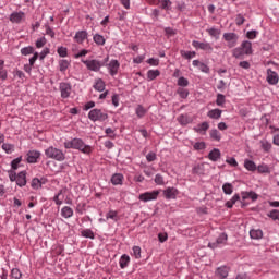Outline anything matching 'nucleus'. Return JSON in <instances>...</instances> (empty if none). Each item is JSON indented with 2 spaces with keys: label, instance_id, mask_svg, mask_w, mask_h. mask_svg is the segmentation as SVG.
<instances>
[{
  "label": "nucleus",
  "instance_id": "c85d7f7f",
  "mask_svg": "<svg viewBox=\"0 0 279 279\" xmlns=\"http://www.w3.org/2000/svg\"><path fill=\"white\" fill-rule=\"evenodd\" d=\"M229 274L228 267L222 266V267H218L216 270V276H218V278L220 279H225Z\"/></svg>",
  "mask_w": 279,
  "mask_h": 279
},
{
  "label": "nucleus",
  "instance_id": "a878e982",
  "mask_svg": "<svg viewBox=\"0 0 279 279\" xmlns=\"http://www.w3.org/2000/svg\"><path fill=\"white\" fill-rule=\"evenodd\" d=\"M250 236H251V239H254L255 241H259V239H263V230H260V229H251L250 230Z\"/></svg>",
  "mask_w": 279,
  "mask_h": 279
},
{
  "label": "nucleus",
  "instance_id": "ddd939ff",
  "mask_svg": "<svg viewBox=\"0 0 279 279\" xmlns=\"http://www.w3.org/2000/svg\"><path fill=\"white\" fill-rule=\"evenodd\" d=\"M166 199H175L180 195V191L175 187H167L163 191Z\"/></svg>",
  "mask_w": 279,
  "mask_h": 279
},
{
  "label": "nucleus",
  "instance_id": "79ce46f5",
  "mask_svg": "<svg viewBox=\"0 0 279 279\" xmlns=\"http://www.w3.org/2000/svg\"><path fill=\"white\" fill-rule=\"evenodd\" d=\"M256 171H258V173H270L269 166H267V163L257 166Z\"/></svg>",
  "mask_w": 279,
  "mask_h": 279
},
{
  "label": "nucleus",
  "instance_id": "ea45409f",
  "mask_svg": "<svg viewBox=\"0 0 279 279\" xmlns=\"http://www.w3.org/2000/svg\"><path fill=\"white\" fill-rule=\"evenodd\" d=\"M70 64H71V63H70L69 60H66V59L60 60V61H59V69H60V71H61L62 73H64V71H66V69H69Z\"/></svg>",
  "mask_w": 279,
  "mask_h": 279
},
{
  "label": "nucleus",
  "instance_id": "9b49d317",
  "mask_svg": "<svg viewBox=\"0 0 279 279\" xmlns=\"http://www.w3.org/2000/svg\"><path fill=\"white\" fill-rule=\"evenodd\" d=\"M228 243V234L226 233H221L216 242L214 243H209V247H211L213 250H215L216 247H221V245H226Z\"/></svg>",
  "mask_w": 279,
  "mask_h": 279
},
{
  "label": "nucleus",
  "instance_id": "393cba45",
  "mask_svg": "<svg viewBox=\"0 0 279 279\" xmlns=\"http://www.w3.org/2000/svg\"><path fill=\"white\" fill-rule=\"evenodd\" d=\"M223 40L229 49H232V47H236V36H225Z\"/></svg>",
  "mask_w": 279,
  "mask_h": 279
},
{
  "label": "nucleus",
  "instance_id": "a18cd8bd",
  "mask_svg": "<svg viewBox=\"0 0 279 279\" xmlns=\"http://www.w3.org/2000/svg\"><path fill=\"white\" fill-rule=\"evenodd\" d=\"M177 84H178V86L186 88V86H189V78H186L184 76H180Z\"/></svg>",
  "mask_w": 279,
  "mask_h": 279
},
{
  "label": "nucleus",
  "instance_id": "4468645a",
  "mask_svg": "<svg viewBox=\"0 0 279 279\" xmlns=\"http://www.w3.org/2000/svg\"><path fill=\"white\" fill-rule=\"evenodd\" d=\"M93 88L97 90V93H104V90H106V81L104 78H95Z\"/></svg>",
  "mask_w": 279,
  "mask_h": 279
},
{
  "label": "nucleus",
  "instance_id": "72a5a7b5",
  "mask_svg": "<svg viewBox=\"0 0 279 279\" xmlns=\"http://www.w3.org/2000/svg\"><path fill=\"white\" fill-rule=\"evenodd\" d=\"M181 58H184L185 60H192V58H195L197 53L195 51H186V50H181Z\"/></svg>",
  "mask_w": 279,
  "mask_h": 279
},
{
  "label": "nucleus",
  "instance_id": "bb28decb",
  "mask_svg": "<svg viewBox=\"0 0 279 279\" xmlns=\"http://www.w3.org/2000/svg\"><path fill=\"white\" fill-rule=\"evenodd\" d=\"M259 144H260V147H262V149H263V151H264L265 154H269V151H271L272 145L270 144L269 141H267V140H260V141H259Z\"/></svg>",
  "mask_w": 279,
  "mask_h": 279
},
{
  "label": "nucleus",
  "instance_id": "bf43d9fd",
  "mask_svg": "<svg viewBox=\"0 0 279 279\" xmlns=\"http://www.w3.org/2000/svg\"><path fill=\"white\" fill-rule=\"evenodd\" d=\"M133 256H134V258H141V252H142V250H141V246H133Z\"/></svg>",
  "mask_w": 279,
  "mask_h": 279
},
{
  "label": "nucleus",
  "instance_id": "f03ea898",
  "mask_svg": "<svg viewBox=\"0 0 279 279\" xmlns=\"http://www.w3.org/2000/svg\"><path fill=\"white\" fill-rule=\"evenodd\" d=\"M252 43L251 41H243L240 47L232 50L233 58L236 60H243L245 56H252Z\"/></svg>",
  "mask_w": 279,
  "mask_h": 279
},
{
  "label": "nucleus",
  "instance_id": "de8ad7c7",
  "mask_svg": "<svg viewBox=\"0 0 279 279\" xmlns=\"http://www.w3.org/2000/svg\"><path fill=\"white\" fill-rule=\"evenodd\" d=\"M192 173H195L196 175H204V166L197 165L192 169Z\"/></svg>",
  "mask_w": 279,
  "mask_h": 279
},
{
  "label": "nucleus",
  "instance_id": "3c124183",
  "mask_svg": "<svg viewBox=\"0 0 279 279\" xmlns=\"http://www.w3.org/2000/svg\"><path fill=\"white\" fill-rule=\"evenodd\" d=\"M31 186L32 189H35V191H37V189H40L43 186V184L40 183V179L34 178L32 180Z\"/></svg>",
  "mask_w": 279,
  "mask_h": 279
},
{
  "label": "nucleus",
  "instance_id": "2eb2a0df",
  "mask_svg": "<svg viewBox=\"0 0 279 279\" xmlns=\"http://www.w3.org/2000/svg\"><path fill=\"white\" fill-rule=\"evenodd\" d=\"M192 45L195 49H202L203 51H213V46H210V44H208L206 41H196V40H194L192 43Z\"/></svg>",
  "mask_w": 279,
  "mask_h": 279
},
{
  "label": "nucleus",
  "instance_id": "c756f323",
  "mask_svg": "<svg viewBox=\"0 0 279 279\" xmlns=\"http://www.w3.org/2000/svg\"><path fill=\"white\" fill-rule=\"evenodd\" d=\"M119 265H120L121 269H125V267H128V265H130V255L123 254L120 257Z\"/></svg>",
  "mask_w": 279,
  "mask_h": 279
},
{
  "label": "nucleus",
  "instance_id": "09e8293b",
  "mask_svg": "<svg viewBox=\"0 0 279 279\" xmlns=\"http://www.w3.org/2000/svg\"><path fill=\"white\" fill-rule=\"evenodd\" d=\"M272 221H279V210L278 209H272L268 215H267Z\"/></svg>",
  "mask_w": 279,
  "mask_h": 279
},
{
  "label": "nucleus",
  "instance_id": "c03bdc74",
  "mask_svg": "<svg viewBox=\"0 0 279 279\" xmlns=\"http://www.w3.org/2000/svg\"><path fill=\"white\" fill-rule=\"evenodd\" d=\"M2 149L5 151V154H12L14 151V145L4 143L2 144Z\"/></svg>",
  "mask_w": 279,
  "mask_h": 279
},
{
  "label": "nucleus",
  "instance_id": "5701e85b",
  "mask_svg": "<svg viewBox=\"0 0 279 279\" xmlns=\"http://www.w3.org/2000/svg\"><path fill=\"white\" fill-rule=\"evenodd\" d=\"M223 113V111L221 109H211L207 112V117L209 119H216L219 120L221 119V114Z\"/></svg>",
  "mask_w": 279,
  "mask_h": 279
},
{
  "label": "nucleus",
  "instance_id": "4d7b16f0",
  "mask_svg": "<svg viewBox=\"0 0 279 279\" xmlns=\"http://www.w3.org/2000/svg\"><path fill=\"white\" fill-rule=\"evenodd\" d=\"M179 97H181V99H186V97H189V90L184 89V88H179L177 90Z\"/></svg>",
  "mask_w": 279,
  "mask_h": 279
},
{
  "label": "nucleus",
  "instance_id": "cd10ccee",
  "mask_svg": "<svg viewBox=\"0 0 279 279\" xmlns=\"http://www.w3.org/2000/svg\"><path fill=\"white\" fill-rule=\"evenodd\" d=\"M156 77H160V70H148L147 82H154Z\"/></svg>",
  "mask_w": 279,
  "mask_h": 279
},
{
  "label": "nucleus",
  "instance_id": "052dcab7",
  "mask_svg": "<svg viewBox=\"0 0 279 279\" xmlns=\"http://www.w3.org/2000/svg\"><path fill=\"white\" fill-rule=\"evenodd\" d=\"M94 43H96V45H105L106 44V39L104 38V36H94Z\"/></svg>",
  "mask_w": 279,
  "mask_h": 279
},
{
  "label": "nucleus",
  "instance_id": "1a4fd4ad",
  "mask_svg": "<svg viewBox=\"0 0 279 279\" xmlns=\"http://www.w3.org/2000/svg\"><path fill=\"white\" fill-rule=\"evenodd\" d=\"M109 75H111V77H114V75L119 74V69H121V63H119V60L117 59H112L107 65Z\"/></svg>",
  "mask_w": 279,
  "mask_h": 279
},
{
  "label": "nucleus",
  "instance_id": "39448f33",
  "mask_svg": "<svg viewBox=\"0 0 279 279\" xmlns=\"http://www.w3.org/2000/svg\"><path fill=\"white\" fill-rule=\"evenodd\" d=\"M83 64L87 68L88 71H94V73H98V71H101V66H106L105 62H101L99 60H82Z\"/></svg>",
  "mask_w": 279,
  "mask_h": 279
},
{
  "label": "nucleus",
  "instance_id": "6ab92c4d",
  "mask_svg": "<svg viewBox=\"0 0 279 279\" xmlns=\"http://www.w3.org/2000/svg\"><path fill=\"white\" fill-rule=\"evenodd\" d=\"M156 5L160 8L161 10H166V12H169L171 10V7L173 5V2L171 0H157Z\"/></svg>",
  "mask_w": 279,
  "mask_h": 279
},
{
  "label": "nucleus",
  "instance_id": "680f3d73",
  "mask_svg": "<svg viewBox=\"0 0 279 279\" xmlns=\"http://www.w3.org/2000/svg\"><path fill=\"white\" fill-rule=\"evenodd\" d=\"M49 53H50L49 48H44V50L38 54L39 60H45V58H47Z\"/></svg>",
  "mask_w": 279,
  "mask_h": 279
},
{
  "label": "nucleus",
  "instance_id": "a19ab883",
  "mask_svg": "<svg viewBox=\"0 0 279 279\" xmlns=\"http://www.w3.org/2000/svg\"><path fill=\"white\" fill-rule=\"evenodd\" d=\"M21 162H23V157H17L11 161V168L13 169V171H16V169H19V165H21Z\"/></svg>",
  "mask_w": 279,
  "mask_h": 279
},
{
  "label": "nucleus",
  "instance_id": "f257e3e1",
  "mask_svg": "<svg viewBox=\"0 0 279 279\" xmlns=\"http://www.w3.org/2000/svg\"><path fill=\"white\" fill-rule=\"evenodd\" d=\"M65 149H76L77 151H81V154L90 155L93 154V146L87 145L84 143V140L80 137H74L70 141H65L63 143Z\"/></svg>",
  "mask_w": 279,
  "mask_h": 279
},
{
  "label": "nucleus",
  "instance_id": "e433bc0d",
  "mask_svg": "<svg viewBox=\"0 0 279 279\" xmlns=\"http://www.w3.org/2000/svg\"><path fill=\"white\" fill-rule=\"evenodd\" d=\"M222 191L225 195H232V193L234 192V186L232 185V183H225L222 185Z\"/></svg>",
  "mask_w": 279,
  "mask_h": 279
},
{
  "label": "nucleus",
  "instance_id": "338daca9",
  "mask_svg": "<svg viewBox=\"0 0 279 279\" xmlns=\"http://www.w3.org/2000/svg\"><path fill=\"white\" fill-rule=\"evenodd\" d=\"M236 25H243L245 23V17L241 14H238L235 17Z\"/></svg>",
  "mask_w": 279,
  "mask_h": 279
},
{
  "label": "nucleus",
  "instance_id": "864d4df0",
  "mask_svg": "<svg viewBox=\"0 0 279 279\" xmlns=\"http://www.w3.org/2000/svg\"><path fill=\"white\" fill-rule=\"evenodd\" d=\"M155 183H156L158 186L165 185V177H162V174H156V175H155Z\"/></svg>",
  "mask_w": 279,
  "mask_h": 279
},
{
  "label": "nucleus",
  "instance_id": "37998d69",
  "mask_svg": "<svg viewBox=\"0 0 279 279\" xmlns=\"http://www.w3.org/2000/svg\"><path fill=\"white\" fill-rule=\"evenodd\" d=\"M11 278L21 279V278H23V272H21V270L19 268H13L11 270Z\"/></svg>",
  "mask_w": 279,
  "mask_h": 279
},
{
  "label": "nucleus",
  "instance_id": "4be33fe9",
  "mask_svg": "<svg viewBox=\"0 0 279 279\" xmlns=\"http://www.w3.org/2000/svg\"><path fill=\"white\" fill-rule=\"evenodd\" d=\"M73 208H71L70 206H64L63 208H61V217H63V219H71V217H73Z\"/></svg>",
  "mask_w": 279,
  "mask_h": 279
},
{
  "label": "nucleus",
  "instance_id": "8fccbe9b",
  "mask_svg": "<svg viewBox=\"0 0 279 279\" xmlns=\"http://www.w3.org/2000/svg\"><path fill=\"white\" fill-rule=\"evenodd\" d=\"M22 56H32L34 53V47L28 46L21 49Z\"/></svg>",
  "mask_w": 279,
  "mask_h": 279
},
{
  "label": "nucleus",
  "instance_id": "774afa93",
  "mask_svg": "<svg viewBox=\"0 0 279 279\" xmlns=\"http://www.w3.org/2000/svg\"><path fill=\"white\" fill-rule=\"evenodd\" d=\"M208 34H209V36H219V34H221V32L215 27H211L208 29Z\"/></svg>",
  "mask_w": 279,
  "mask_h": 279
},
{
  "label": "nucleus",
  "instance_id": "f3484780",
  "mask_svg": "<svg viewBox=\"0 0 279 279\" xmlns=\"http://www.w3.org/2000/svg\"><path fill=\"white\" fill-rule=\"evenodd\" d=\"M209 129H210V124L208 122L199 123L193 128L194 132L203 135L206 134V132H208Z\"/></svg>",
  "mask_w": 279,
  "mask_h": 279
},
{
  "label": "nucleus",
  "instance_id": "f8f14e48",
  "mask_svg": "<svg viewBox=\"0 0 279 279\" xmlns=\"http://www.w3.org/2000/svg\"><path fill=\"white\" fill-rule=\"evenodd\" d=\"M125 181V177L123 173H114L111 175L110 182L113 186H123V182Z\"/></svg>",
  "mask_w": 279,
  "mask_h": 279
},
{
  "label": "nucleus",
  "instance_id": "aec40b11",
  "mask_svg": "<svg viewBox=\"0 0 279 279\" xmlns=\"http://www.w3.org/2000/svg\"><path fill=\"white\" fill-rule=\"evenodd\" d=\"M241 196L243 202H245V199H251L253 202H256V199H258V194H256V192L254 191L241 192Z\"/></svg>",
  "mask_w": 279,
  "mask_h": 279
},
{
  "label": "nucleus",
  "instance_id": "20e7f679",
  "mask_svg": "<svg viewBox=\"0 0 279 279\" xmlns=\"http://www.w3.org/2000/svg\"><path fill=\"white\" fill-rule=\"evenodd\" d=\"M88 119L94 123H96V121L104 123V121H108V112H106L104 109H92L88 112Z\"/></svg>",
  "mask_w": 279,
  "mask_h": 279
},
{
  "label": "nucleus",
  "instance_id": "473e14b6",
  "mask_svg": "<svg viewBox=\"0 0 279 279\" xmlns=\"http://www.w3.org/2000/svg\"><path fill=\"white\" fill-rule=\"evenodd\" d=\"M135 113L138 117V119H143L147 114V109L143 107V105H138L135 109Z\"/></svg>",
  "mask_w": 279,
  "mask_h": 279
},
{
  "label": "nucleus",
  "instance_id": "6e6552de",
  "mask_svg": "<svg viewBox=\"0 0 279 279\" xmlns=\"http://www.w3.org/2000/svg\"><path fill=\"white\" fill-rule=\"evenodd\" d=\"M40 156L41 153L39 150H28L26 154V162H28V165H36L38 160H40Z\"/></svg>",
  "mask_w": 279,
  "mask_h": 279
},
{
  "label": "nucleus",
  "instance_id": "b1692460",
  "mask_svg": "<svg viewBox=\"0 0 279 279\" xmlns=\"http://www.w3.org/2000/svg\"><path fill=\"white\" fill-rule=\"evenodd\" d=\"M177 121H179L180 125H189V123H193V120L186 113L180 114L177 118Z\"/></svg>",
  "mask_w": 279,
  "mask_h": 279
},
{
  "label": "nucleus",
  "instance_id": "e2e57ef3",
  "mask_svg": "<svg viewBox=\"0 0 279 279\" xmlns=\"http://www.w3.org/2000/svg\"><path fill=\"white\" fill-rule=\"evenodd\" d=\"M199 71H202V73H210V68L206 64V63H201V65H198Z\"/></svg>",
  "mask_w": 279,
  "mask_h": 279
},
{
  "label": "nucleus",
  "instance_id": "dca6fc26",
  "mask_svg": "<svg viewBox=\"0 0 279 279\" xmlns=\"http://www.w3.org/2000/svg\"><path fill=\"white\" fill-rule=\"evenodd\" d=\"M279 77L278 73L274 72L271 69L267 70V82L271 84V86H276L278 84Z\"/></svg>",
  "mask_w": 279,
  "mask_h": 279
},
{
  "label": "nucleus",
  "instance_id": "9d476101",
  "mask_svg": "<svg viewBox=\"0 0 279 279\" xmlns=\"http://www.w3.org/2000/svg\"><path fill=\"white\" fill-rule=\"evenodd\" d=\"M11 23L21 24L25 21V12L23 11H15L10 14Z\"/></svg>",
  "mask_w": 279,
  "mask_h": 279
},
{
  "label": "nucleus",
  "instance_id": "c9c22d12",
  "mask_svg": "<svg viewBox=\"0 0 279 279\" xmlns=\"http://www.w3.org/2000/svg\"><path fill=\"white\" fill-rule=\"evenodd\" d=\"M81 236L84 239L95 240V232H93L90 229H84L81 231Z\"/></svg>",
  "mask_w": 279,
  "mask_h": 279
},
{
  "label": "nucleus",
  "instance_id": "412c9836",
  "mask_svg": "<svg viewBox=\"0 0 279 279\" xmlns=\"http://www.w3.org/2000/svg\"><path fill=\"white\" fill-rule=\"evenodd\" d=\"M208 158L211 160V162H217V160L221 159V150L219 148H214L208 154Z\"/></svg>",
  "mask_w": 279,
  "mask_h": 279
},
{
  "label": "nucleus",
  "instance_id": "49530a36",
  "mask_svg": "<svg viewBox=\"0 0 279 279\" xmlns=\"http://www.w3.org/2000/svg\"><path fill=\"white\" fill-rule=\"evenodd\" d=\"M37 49H43L47 45V39L45 37H40L35 43Z\"/></svg>",
  "mask_w": 279,
  "mask_h": 279
},
{
  "label": "nucleus",
  "instance_id": "0e129e2a",
  "mask_svg": "<svg viewBox=\"0 0 279 279\" xmlns=\"http://www.w3.org/2000/svg\"><path fill=\"white\" fill-rule=\"evenodd\" d=\"M0 80H2V82H5V80H8V70L0 68Z\"/></svg>",
  "mask_w": 279,
  "mask_h": 279
},
{
  "label": "nucleus",
  "instance_id": "a211bd4d",
  "mask_svg": "<svg viewBox=\"0 0 279 279\" xmlns=\"http://www.w3.org/2000/svg\"><path fill=\"white\" fill-rule=\"evenodd\" d=\"M17 186L23 189L27 184V171H21L17 173V180L15 181Z\"/></svg>",
  "mask_w": 279,
  "mask_h": 279
},
{
  "label": "nucleus",
  "instance_id": "13d9d810",
  "mask_svg": "<svg viewBox=\"0 0 279 279\" xmlns=\"http://www.w3.org/2000/svg\"><path fill=\"white\" fill-rule=\"evenodd\" d=\"M121 100V98L119 97V94H113L111 97V101H112V106H114V108H119V101Z\"/></svg>",
  "mask_w": 279,
  "mask_h": 279
},
{
  "label": "nucleus",
  "instance_id": "423d86ee",
  "mask_svg": "<svg viewBox=\"0 0 279 279\" xmlns=\"http://www.w3.org/2000/svg\"><path fill=\"white\" fill-rule=\"evenodd\" d=\"M59 90L61 93V99H69L73 93V85L70 82H61L59 84Z\"/></svg>",
  "mask_w": 279,
  "mask_h": 279
},
{
  "label": "nucleus",
  "instance_id": "7ed1b4c3",
  "mask_svg": "<svg viewBox=\"0 0 279 279\" xmlns=\"http://www.w3.org/2000/svg\"><path fill=\"white\" fill-rule=\"evenodd\" d=\"M45 156L52 160H57V162H64V160H66V155L64 154V151L53 146L45 149Z\"/></svg>",
  "mask_w": 279,
  "mask_h": 279
},
{
  "label": "nucleus",
  "instance_id": "2f4dec72",
  "mask_svg": "<svg viewBox=\"0 0 279 279\" xmlns=\"http://www.w3.org/2000/svg\"><path fill=\"white\" fill-rule=\"evenodd\" d=\"M236 202H241V195L234 194L230 201L226 203L228 208H232Z\"/></svg>",
  "mask_w": 279,
  "mask_h": 279
},
{
  "label": "nucleus",
  "instance_id": "f704fd0d",
  "mask_svg": "<svg viewBox=\"0 0 279 279\" xmlns=\"http://www.w3.org/2000/svg\"><path fill=\"white\" fill-rule=\"evenodd\" d=\"M64 193V190H60L54 196H53V202L56 203L57 206H62L63 201H62V195Z\"/></svg>",
  "mask_w": 279,
  "mask_h": 279
},
{
  "label": "nucleus",
  "instance_id": "7c9ffc66",
  "mask_svg": "<svg viewBox=\"0 0 279 279\" xmlns=\"http://www.w3.org/2000/svg\"><path fill=\"white\" fill-rule=\"evenodd\" d=\"M244 169H246V171H256L257 167H256V162L250 160V159H245L244 160Z\"/></svg>",
  "mask_w": 279,
  "mask_h": 279
},
{
  "label": "nucleus",
  "instance_id": "4c0bfd02",
  "mask_svg": "<svg viewBox=\"0 0 279 279\" xmlns=\"http://www.w3.org/2000/svg\"><path fill=\"white\" fill-rule=\"evenodd\" d=\"M209 136H210L211 141H217L218 143H219V141H221V133H219L217 131V129H213L209 132Z\"/></svg>",
  "mask_w": 279,
  "mask_h": 279
},
{
  "label": "nucleus",
  "instance_id": "603ef678",
  "mask_svg": "<svg viewBox=\"0 0 279 279\" xmlns=\"http://www.w3.org/2000/svg\"><path fill=\"white\" fill-rule=\"evenodd\" d=\"M57 53L60 56V58H66V56H69L66 47L62 46L57 49Z\"/></svg>",
  "mask_w": 279,
  "mask_h": 279
},
{
  "label": "nucleus",
  "instance_id": "5fc2aeb1",
  "mask_svg": "<svg viewBox=\"0 0 279 279\" xmlns=\"http://www.w3.org/2000/svg\"><path fill=\"white\" fill-rule=\"evenodd\" d=\"M193 147L196 151H202V149H206V143L205 142H196Z\"/></svg>",
  "mask_w": 279,
  "mask_h": 279
},
{
  "label": "nucleus",
  "instance_id": "0eeeda50",
  "mask_svg": "<svg viewBox=\"0 0 279 279\" xmlns=\"http://www.w3.org/2000/svg\"><path fill=\"white\" fill-rule=\"evenodd\" d=\"M158 195H160V191L154 190L151 192H145L140 194L138 199L140 202H144V203L154 202L158 199Z\"/></svg>",
  "mask_w": 279,
  "mask_h": 279
},
{
  "label": "nucleus",
  "instance_id": "6e6d98bb",
  "mask_svg": "<svg viewBox=\"0 0 279 279\" xmlns=\"http://www.w3.org/2000/svg\"><path fill=\"white\" fill-rule=\"evenodd\" d=\"M216 104L218 106H223L226 104V96L223 94H218L217 99H216Z\"/></svg>",
  "mask_w": 279,
  "mask_h": 279
},
{
  "label": "nucleus",
  "instance_id": "58836bf2",
  "mask_svg": "<svg viewBox=\"0 0 279 279\" xmlns=\"http://www.w3.org/2000/svg\"><path fill=\"white\" fill-rule=\"evenodd\" d=\"M106 219H112V221H119V213L117 210H109L106 215Z\"/></svg>",
  "mask_w": 279,
  "mask_h": 279
},
{
  "label": "nucleus",
  "instance_id": "69168bd1",
  "mask_svg": "<svg viewBox=\"0 0 279 279\" xmlns=\"http://www.w3.org/2000/svg\"><path fill=\"white\" fill-rule=\"evenodd\" d=\"M156 153H154V151H150V153H148L147 155H146V160H147V162H154V160H156Z\"/></svg>",
  "mask_w": 279,
  "mask_h": 279
}]
</instances>
